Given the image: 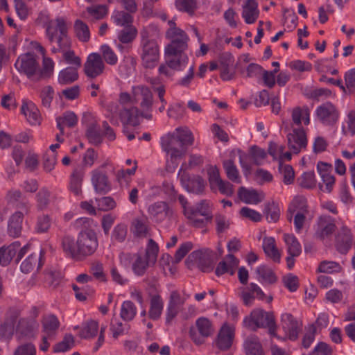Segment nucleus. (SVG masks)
I'll return each mask as SVG.
<instances>
[{
	"instance_id": "1",
	"label": "nucleus",
	"mask_w": 355,
	"mask_h": 355,
	"mask_svg": "<svg viewBox=\"0 0 355 355\" xmlns=\"http://www.w3.org/2000/svg\"><path fill=\"white\" fill-rule=\"evenodd\" d=\"M55 23V26L51 21L46 27V35L52 46V53L63 52L65 62L73 65V67L79 68L81 66L80 58L73 51L67 50L70 46V41L67 36L68 28L64 19L58 17Z\"/></svg>"
},
{
	"instance_id": "2",
	"label": "nucleus",
	"mask_w": 355,
	"mask_h": 355,
	"mask_svg": "<svg viewBox=\"0 0 355 355\" xmlns=\"http://www.w3.org/2000/svg\"><path fill=\"white\" fill-rule=\"evenodd\" d=\"M98 247L96 233L91 230L81 231L75 243L70 236H64L62 240L64 252L69 257L80 260L93 254Z\"/></svg>"
},
{
	"instance_id": "3",
	"label": "nucleus",
	"mask_w": 355,
	"mask_h": 355,
	"mask_svg": "<svg viewBox=\"0 0 355 355\" xmlns=\"http://www.w3.org/2000/svg\"><path fill=\"white\" fill-rule=\"evenodd\" d=\"M159 247L157 243L150 239L144 254H134L132 269L135 275L143 276L148 268L155 263L158 255Z\"/></svg>"
},
{
	"instance_id": "4",
	"label": "nucleus",
	"mask_w": 355,
	"mask_h": 355,
	"mask_svg": "<svg viewBox=\"0 0 355 355\" xmlns=\"http://www.w3.org/2000/svg\"><path fill=\"white\" fill-rule=\"evenodd\" d=\"M166 36L171 40V42L166 48V54L178 55L187 49L189 37L182 29H168Z\"/></svg>"
},
{
	"instance_id": "5",
	"label": "nucleus",
	"mask_w": 355,
	"mask_h": 355,
	"mask_svg": "<svg viewBox=\"0 0 355 355\" xmlns=\"http://www.w3.org/2000/svg\"><path fill=\"white\" fill-rule=\"evenodd\" d=\"M161 145L163 150L170 157L172 163L182 158L187 152V148L182 147L175 132L163 136L161 139Z\"/></svg>"
},
{
	"instance_id": "6",
	"label": "nucleus",
	"mask_w": 355,
	"mask_h": 355,
	"mask_svg": "<svg viewBox=\"0 0 355 355\" xmlns=\"http://www.w3.org/2000/svg\"><path fill=\"white\" fill-rule=\"evenodd\" d=\"M15 66L19 72L26 75L29 79L37 81L39 63L35 54L28 53L21 55L16 61Z\"/></svg>"
},
{
	"instance_id": "7",
	"label": "nucleus",
	"mask_w": 355,
	"mask_h": 355,
	"mask_svg": "<svg viewBox=\"0 0 355 355\" xmlns=\"http://www.w3.org/2000/svg\"><path fill=\"white\" fill-rule=\"evenodd\" d=\"M17 208L20 210L11 215L8 224V233L12 237H18L21 234L24 216L28 214L30 206L28 202H22L17 205Z\"/></svg>"
},
{
	"instance_id": "8",
	"label": "nucleus",
	"mask_w": 355,
	"mask_h": 355,
	"mask_svg": "<svg viewBox=\"0 0 355 355\" xmlns=\"http://www.w3.org/2000/svg\"><path fill=\"white\" fill-rule=\"evenodd\" d=\"M132 103L139 104L141 111L150 112L153 104L151 90L145 85L132 87Z\"/></svg>"
},
{
	"instance_id": "9",
	"label": "nucleus",
	"mask_w": 355,
	"mask_h": 355,
	"mask_svg": "<svg viewBox=\"0 0 355 355\" xmlns=\"http://www.w3.org/2000/svg\"><path fill=\"white\" fill-rule=\"evenodd\" d=\"M196 326L199 332V335L197 334L193 328L190 329L189 334L192 340L196 345H200L204 343L205 338L213 334L214 329L211 321L204 317H201L196 321Z\"/></svg>"
},
{
	"instance_id": "10",
	"label": "nucleus",
	"mask_w": 355,
	"mask_h": 355,
	"mask_svg": "<svg viewBox=\"0 0 355 355\" xmlns=\"http://www.w3.org/2000/svg\"><path fill=\"white\" fill-rule=\"evenodd\" d=\"M286 137L288 148L294 154L299 153L307 146L306 135L302 128H293L292 132L288 133Z\"/></svg>"
},
{
	"instance_id": "11",
	"label": "nucleus",
	"mask_w": 355,
	"mask_h": 355,
	"mask_svg": "<svg viewBox=\"0 0 355 355\" xmlns=\"http://www.w3.org/2000/svg\"><path fill=\"white\" fill-rule=\"evenodd\" d=\"M105 64L102 57L97 53H92L87 57L84 64L85 75L90 78H95L103 73Z\"/></svg>"
},
{
	"instance_id": "12",
	"label": "nucleus",
	"mask_w": 355,
	"mask_h": 355,
	"mask_svg": "<svg viewBox=\"0 0 355 355\" xmlns=\"http://www.w3.org/2000/svg\"><path fill=\"white\" fill-rule=\"evenodd\" d=\"M142 64L146 68H154L159 60V46L156 42H146L142 46Z\"/></svg>"
},
{
	"instance_id": "13",
	"label": "nucleus",
	"mask_w": 355,
	"mask_h": 355,
	"mask_svg": "<svg viewBox=\"0 0 355 355\" xmlns=\"http://www.w3.org/2000/svg\"><path fill=\"white\" fill-rule=\"evenodd\" d=\"M281 322L282 327L289 340H296L298 338L299 332L302 329V323L288 313L282 315Z\"/></svg>"
},
{
	"instance_id": "14",
	"label": "nucleus",
	"mask_w": 355,
	"mask_h": 355,
	"mask_svg": "<svg viewBox=\"0 0 355 355\" xmlns=\"http://www.w3.org/2000/svg\"><path fill=\"white\" fill-rule=\"evenodd\" d=\"M214 257L212 251H194L189 255L187 259L197 261L198 267L201 271L209 272L214 269Z\"/></svg>"
},
{
	"instance_id": "15",
	"label": "nucleus",
	"mask_w": 355,
	"mask_h": 355,
	"mask_svg": "<svg viewBox=\"0 0 355 355\" xmlns=\"http://www.w3.org/2000/svg\"><path fill=\"white\" fill-rule=\"evenodd\" d=\"M316 116L323 124L331 125L337 121L339 114L332 103L327 102L317 107Z\"/></svg>"
},
{
	"instance_id": "16",
	"label": "nucleus",
	"mask_w": 355,
	"mask_h": 355,
	"mask_svg": "<svg viewBox=\"0 0 355 355\" xmlns=\"http://www.w3.org/2000/svg\"><path fill=\"white\" fill-rule=\"evenodd\" d=\"M148 212L150 218L157 223L170 218L173 215V210L166 202L163 201L150 205L148 207Z\"/></svg>"
},
{
	"instance_id": "17",
	"label": "nucleus",
	"mask_w": 355,
	"mask_h": 355,
	"mask_svg": "<svg viewBox=\"0 0 355 355\" xmlns=\"http://www.w3.org/2000/svg\"><path fill=\"white\" fill-rule=\"evenodd\" d=\"M254 318L259 328H268L269 333L275 335L277 325L272 312H266L263 309L253 311Z\"/></svg>"
},
{
	"instance_id": "18",
	"label": "nucleus",
	"mask_w": 355,
	"mask_h": 355,
	"mask_svg": "<svg viewBox=\"0 0 355 355\" xmlns=\"http://www.w3.org/2000/svg\"><path fill=\"white\" fill-rule=\"evenodd\" d=\"M181 181L184 187L189 192L202 195L204 193L206 181L200 175H193L191 177L183 175L181 178Z\"/></svg>"
},
{
	"instance_id": "19",
	"label": "nucleus",
	"mask_w": 355,
	"mask_h": 355,
	"mask_svg": "<svg viewBox=\"0 0 355 355\" xmlns=\"http://www.w3.org/2000/svg\"><path fill=\"white\" fill-rule=\"evenodd\" d=\"M284 240L287 245L288 256L286 257L287 267L293 268L295 264V257H298L302 252L301 245L293 234H285Z\"/></svg>"
},
{
	"instance_id": "20",
	"label": "nucleus",
	"mask_w": 355,
	"mask_h": 355,
	"mask_svg": "<svg viewBox=\"0 0 355 355\" xmlns=\"http://www.w3.org/2000/svg\"><path fill=\"white\" fill-rule=\"evenodd\" d=\"M234 338V329L225 324L222 326L218 334L216 339V345L220 350H228L232 345Z\"/></svg>"
},
{
	"instance_id": "21",
	"label": "nucleus",
	"mask_w": 355,
	"mask_h": 355,
	"mask_svg": "<svg viewBox=\"0 0 355 355\" xmlns=\"http://www.w3.org/2000/svg\"><path fill=\"white\" fill-rule=\"evenodd\" d=\"M184 214L186 218L192 219L196 216H206L213 218L212 210L209 202L206 200H202L194 207H184Z\"/></svg>"
},
{
	"instance_id": "22",
	"label": "nucleus",
	"mask_w": 355,
	"mask_h": 355,
	"mask_svg": "<svg viewBox=\"0 0 355 355\" xmlns=\"http://www.w3.org/2000/svg\"><path fill=\"white\" fill-rule=\"evenodd\" d=\"M91 181L96 192L98 193H106L111 189L107 175L99 169H95L92 172Z\"/></svg>"
},
{
	"instance_id": "23",
	"label": "nucleus",
	"mask_w": 355,
	"mask_h": 355,
	"mask_svg": "<svg viewBox=\"0 0 355 355\" xmlns=\"http://www.w3.org/2000/svg\"><path fill=\"white\" fill-rule=\"evenodd\" d=\"M39 328V324L35 319L21 318L17 325V333L21 336L33 338Z\"/></svg>"
},
{
	"instance_id": "24",
	"label": "nucleus",
	"mask_w": 355,
	"mask_h": 355,
	"mask_svg": "<svg viewBox=\"0 0 355 355\" xmlns=\"http://www.w3.org/2000/svg\"><path fill=\"white\" fill-rule=\"evenodd\" d=\"M352 245L351 231L346 227H343L336 237V250L341 254L348 252Z\"/></svg>"
},
{
	"instance_id": "25",
	"label": "nucleus",
	"mask_w": 355,
	"mask_h": 355,
	"mask_svg": "<svg viewBox=\"0 0 355 355\" xmlns=\"http://www.w3.org/2000/svg\"><path fill=\"white\" fill-rule=\"evenodd\" d=\"M184 302L185 299L182 298L178 291H173L171 293L166 318L167 323H169L178 314Z\"/></svg>"
},
{
	"instance_id": "26",
	"label": "nucleus",
	"mask_w": 355,
	"mask_h": 355,
	"mask_svg": "<svg viewBox=\"0 0 355 355\" xmlns=\"http://www.w3.org/2000/svg\"><path fill=\"white\" fill-rule=\"evenodd\" d=\"M42 331L48 335L50 341L55 339L58 329L60 327V322L54 315L44 316L42 320Z\"/></svg>"
},
{
	"instance_id": "27",
	"label": "nucleus",
	"mask_w": 355,
	"mask_h": 355,
	"mask_svg": "<svg viewBox=\"0 0 355 355\" xmlns=\"http://www.w3.org/2000/svg\"><path fill=\"white\" fill-rule=\"evenodd\" d=\"M239 263V260L232 254H228L224 260L218 263L215 273L217 276L227 272L232 275L234 274L235 268L238 266Z\"/></svg>"
},
{
	"instance_id": "28",
	"label": "nucleus",
	"mask_w": 355,
	"mask_h": 355,
	"mask_svg": "<svg viewBox=\"0 0 355 355\" xmlns=\"http://www.w3.org/2000/svg\"><path fill=\"white\" fill-rule=\"evenodd\" d=\"M85 172L81 168H76L73 171L69 177V190L75 196H79L83 194V182Z\"/></svg>"
},
{
	"instance_id": "29",
	"label": "nucleus",
	"mask_w": 355,
	"mask_h": 355,
	"mask_svg": "<svg viewBox=\"0 0 355 355\" xmlns=\"http://www.w3.org/2000/svg\"><path fill=\"white\" fill-rule=\"evenodd\" d=\"M119 115L120 120L124 125L129 124L136 126L139 123V110L137 107L120 109Z\"/></svg>"
},
{
	"instance_id": "30",
	"label": "nucleus",
	"mask_w": 355,
	"mask_h": 355,
	"mask_svg": "<svg viewBox=\"0 0 355 355\" xmlns=\"http://www.w3.org/2000/svg\"><path fill=\"white\" fill-rule=\"evenodd\" d=\"M336 225L331 217L329 216H321L318 220V230L316 232L317 235L324 239L331 235L335 231Z\"/></svg>"
},
{
	"instance_id": "31",
	"label": "nucleus",
	"mask_w": 355,
	"mask_h": 355,
	"mask_svg": "<svg viewBox=\"0 0 355 355\" xmlns=\"http://www.w3.org/2000/svg\"><path fill=\"white\" fill-rule=\"evenodd\" d=\"M246 355H265L259 338L255 335H250L243 343Z\"/></svg>"
},
{
	"instance_id": "32",
	"label": "nucleus",
	"mask_w": 355,
	"mask_h": 355,
	"mask_svg": "<svg viewBox=\"0 0 355 355\" xmlns=\"http://www.w3.org/2000/svg\"><path fill=\"white\" fill-rule=\"evenodd\" d=\"M259 14L258 3L255 0H248L243 6L242 17L246 24L254 23L259 17Z\"/></svg>"
},
{
	"instance_id": "33",
	"label": "nucleus",
	"mask_w": 355,
	"mask_h": 355,
	"mask_svg": "<svg viewBox=\"0 0 355 355\" xmlns=\"http://www.w3.org/2000/svg\"><path fill=\"white\" fill-rule=\"evenodd\" d=\"M21 112L25 115L30 124H40L41 116L40 111L33 103H24L21 107Z\"/></svg>"
},
{
	"instance_id": "34",
	"label": "nucleus",
	"mask_w": 355,
	"mask_h": 355,
	"mask_svg": "<svg viewBox=\"0 0 355 355\" xmlns=\"http://www.w3.org/2000/svg\"><path fill=\"white\" fill-rule=\"evenodd\" d=\"M240 200L247 204H258L263 199V195L254 189L249 190L241 187L238 190Z\"/></svg>"
},
{
	"instance_id": "35",
	"label": "nucleus",
	"mask_w": 355,
	"mask_h": 355,
	"mask_svg": "<svg viewBox=\"0 0 355 355\" xmlns=\"http://www.w3.org/2000/svg\"><path fill=\"white\" fill-rule=\"evenodd\" d=\"M19 247L20 243L16 241L7 247L0 248V265L3 266L8 265Z\"/></svg>"
},
{
	"instance_id": "36",
	"label": "nucleus",
	"mask_w": 355,
	"mask_h": 355,
	"mask_svg": "<svg viewBox=\"0 0 355 355\" xmlns=\"http://www.w3.org/2000/svg\"><path fill=\"white\" fill-rule=\"evenodd\" d=\"M78 122V117L73 112H65L62 116L56 118L57 127L60 132V135H64V125L69 128L74 127Z\"/></svg>"
},
{
	"instance_id": "37",
	"label": "nucleus",
	"mask_w": 355,
	"mask_h": 355,
	"mask_svg": "<svg viewBox=\"0 0 355 355\" xmlns=\"http://www.w3.org/2000/svg\"><path fill=\"white\" fill-rule=\"evenodd\" d=\"M42 251L41 250L40 254H31L26 259H25L21 263V270L24 273H28L34 268L37 263V268H40L43 265L42 259Z\"/></svg>"
},
{
	"instance_id": "38",
	"label": "nucleus",
	"mask_w": 355,
	"mask_h": 355,
	"mask_svg": "<svg viewBox=\"0 0 355 355\" xmlns=\"http://www.w3.org/2000/svg\"><path fill=\"white\" fill-rule=\"evenodd\" d=\"M86 136L93 145H100L103 141V135L96 122H92L87 127Z\"/></svg>"
},
{
	"instance_id": "39",
	"label": "nucleus",
	"mask_w": 355,
	"mask_h": 355,
	"mask_svg": "<svg viewBox=\"0 0 355 355\" xmlns=\"http://www.w3.org/2000/svg\"><path fill=\"white\" fill-rule=\"evenodd\" d=\"M256 272L258 275V279L262 283L273 284L277 280V277L273 270L266 266H259L256 270Z\"/></svg>"
},
{
	"instance_id": "40",
	"label": "nucleus",
	"mask_w": 355,
	"mask_h": 355,
	"mask_svg": "<svg viewBox=\"0 0 355 355\" xmlns=\"http://www.w3.org/2000/svg\"><path fill=\"white\" fill-rule=\"evenodd\" d=\"M78 69L69 67L62 70L58 75V82L61 85H68L76 81L78 78Z\"/></svg>"
},
{
	"instance_id": "41",
	"label": "nucleus",
	"mask_w": 355,
	"mask_h": 355,
	"mask_svg": "<svg viewBox=\"0 0 355 355\" xmlns=\"http://www.w3.org/2000/svg\"><path fill=\"white\" fill-rule=\"evenodd\" d=\"M263 249L267 256L272 258L275 261H279L280 254L276 247L275 240L274 238H264L263 241Z\"/></svg>"
},
{
	"instance_id": "42",
	"label": "nucleus",
	"mask_w": 355,
	"mask_h": 355,
	"mask_svg": "<svg viewBox=\"0 0 355 355\" xmlns=\"http://www.w3.org/2000/svg\"><path fill=\"white\" fill-rule=\"evenodd\" d=\"M163 301L159 295H153L150 300V310L148 312L150 319L156 320L161 316L163 310Z\"/></svg>"
},
{
	"instance_id": "43",
	"label": "nucleus",
	"mask_w": 355,
	"mask_h": 355,
	"mask_svg": "<svg viewBox=\"0 0 355 355\" xmlns=\"http://www.w3.org/2000/svg\"><path fill=\"white\" fill-rule=\"evenodd\" d=\"M98 331V322L91 320L87 321L83 324L79 336L80 338L84 339H91L97 335Z\"/></svg>"
},
{
	"instance_id": "44",
	"label": "nucleus",
	"mask_w": 355,
	"mask_h": 355,
	"mask_svg": "<svg viewBox=\"0 0 355 355\" xmlns=\"http://www.w3.org/2000/svg\"><path fill=\"white\" fill-rule=\"evenodd\" d=\"M175 136L178 138L180 145L183 148L191 146L194 141V137L190 130L187 128H178L174 132Z\"/></svg>"
},
{
	"instance_id": "45",
	"label": "nucleus",
	"mask_w": 355,
	"mask_h": 355,
	"mask_svg": "<svg viewBox=\"0 0 355 355\" xmlns=\"http://www.w3.org/2000/svg\"><path fill=\"white\" fill-rule=\"evenodd\" d=\"M138 31L135 26L123 27L118 33V40L123 44H129L134 41Z\"/></svg>"
},
{
	"instance_id": "46",
	"label": "nucleus",
	"mask_w": 355,
	"mask_h": 355,
	"mask_svg": "<svg viewBox=\"0 0 355 355\" xmlns=\"http://www.w3.org/2000/svg\"><path fill=\"white\" fill-rule=\"evenodd\" d=\"M137 314V308L134 303L130 300L123 302L120 311L121 319L125 322H130L134 319Z\"/></svg>"
},
{
	"instance_id": "47",
	"label": "nucleus",
	"mask_w": 355,
	"mask_h": 355,
	"mask_svg": "<svg viewBox=\"0 0 355 355\" xmlns=\"http://www.w3.org/2000/svg\"><path fill=\"white\" fill-rule=\"evenodd\" d=\"M309 115V110L307 107L301 109L300 107H296L292 111L293 123L300 125L303 121L305 125H308L310 123Z\"/></svg>"
},
{
	"instance_id": "48",
	"label": "nucleus",
	"mask_w": 355,
	"mask_h": 355,
	"mask_svg": "<svg viewBox=\"0 0 355 355\" xmlns=\"http://www.w3.org/2000/svg\"><path fill=\"white\" fill-rule=\"evenodd\" d=\"M132 14V13L124 10L116 11L112 18L114 23L118 26L123 27L133 26V16Z\"/></svg>"
},
{
	"instance_id": "49",
	"label": "nucleus",
	"mask_w": 355,
	"mask_h": 355,
	"mask_svg": "<svg viewBox=\"0 0 355 355\" xmlns=\"http://www.w3.org/2000/svg\"><path fill=\"white\" fill-rule=\"evenodd\" d=\"M74 31L79 40L83 42L89 41L90 33L88 26L85 22L80 19L76 20L74 23Z\"/></svg>"
},
{
	"instance_id": "50",
	"label": "nucleus",
	"mask_w": 355,
	"mask_h": 355,
	"mask_svg": "<svg viewBox=\"0 0 355 355\" xmlns=\"http://www.w3.org/2000/svg\"><path fill=\"white\" fill-rule=\"evenodd\" d=\"M148 231V221L146 218H136L132 222V232L139 237H146Z\"/></svg>"
},
{
	"instance_id": "51",
	"label": "nucleus",
	"mask_w": 355,
	"mask_h": 355,
	"mask_svg": "<svg viewBox=\"0 0 355 355\" xmlns=\"http://www.w3.org/2000/svg\"><path fill=\"white\" fill-rule=\"evenodd\" d=\"M223 167L229 180L236 183L241 182L239 171L232 160L229 159L224 161Z\"/></svg>"
},
{
	"instance_id": "52",
	"label": "nucleus",
	"mask_w": 355,
	"mask_h": 355,
	"mask_svg": "<svg viewBox=\"0 0 355 355\" xmlns=\"http://www.w3.org/2000/svg\"><path fill=\"white\" fill-rule=\"evenodd\" d=\"M54 69V63L53 60L49 58H43V66L41 69L40 67H38V73H37V81L41 79L49 78L53 72Z\"/></svg>"
},
{
	"instance_id": "53",
	"label": "nucleus",
	"mask_w": 355,
	"mask_h": 355,
	"mask_svg": "<svg viewBox=\"0 0 355 355\" xmlns=\"http://www.w3.org/2000/svg\"><path fill=\"white\" fill-rule=\"evenodd\" d=\"M74 338L69 334H66L61 342L56 343L53 347V352H64L72 348L74 345Z\"/></svg>"
},
{
	"instance_id": "54",
	"label": "nucleus",
	"mask_w": 355,
	"mask_h": 355,
	"mask_svg": "<svg viewBox=\"0 0 355 355\" xmlns=\"http://www.w3.org/2000/svg\"><path fill=\"white\" fill-rule=\"evenodd\" d=\"M175 6L180 11L185 12L191 16L194 15L197 8L196 0H176Z\"/></svg>"
},
{
	"instance_id": "55",
	"label": "nucleus",
	"mask_w": 355,
	"mask_h": 355,
	"mask_svg": "<svg viewBox=\"0 0 355 355\" xmlns=\"http://www.w3.org/2000/svg\"><path fill=\"white\" fill-rule=\"evenodd\" d=\"M266 156V153L263 149L257 146H253L250 148L249 158L254 164L257 166L262 164Z\"/></svg>"
},
{
	"instance_id": "56",
	"label": "nucleus",
	"mask_w": 355,
	"mask_h": 355,
	"mask_svg": "<svg viewBox=\"0 0 355 355\" xmlns=\"http://www.w3.org/2000/svg\"><path fill=\"white\" fill-rule=\"evenodd\" d=\"M130 329V325L128 323H123L116 320H112L111 322L110 330L114 338H117L120 335L128 333Z\"/></svg>"
},
{
	"instance_id": "57",
	"label": "nucleus",
	"mask_w": 355,
	"mask_h": 355,
	"mask_svg": "<svg viewBox=\"0 0 355 355\" xmlns=\"http://www.w3.org/2000/svg\"><path fill=\"white\" fill-rule=\"evenodd\" d=\"M178 57L177 55H175V58L168 60L167 61V64L171 69L182 70L188 62L189 58L185 54H182V53H178Z\"/></svg>"
},
{
	"instance_id": "58",
	"label": "nucleus",
	"mask_w": 355,
	"mask_h": 355,
	"mask_svg": "<svg viewBox=\"0 0 355 355\" xmlns=\"http://www.w3.org/2000/svg\"><path fill=\"white\" fill-rule=\"evenodd\" d=\"M345 92L346 94H355V68L347 71L345 74Z\"/></svg>"
},
{
	"instance_id": "59",
	"label": "nucleus",
	"mask_w": 355,
	"mask_h": 355,
	"mask_svg": "<svg viewBox=\"0 0 355 355\" xmlns=\"http://www.w3.org/2000/svg\"><path fill=\"white\" fill-rule=\"evenodd\" d=\"M341 269L340 265L336 261H323L320 263L318 270L323 273H333L339 272Z\"/></svg>"
},
{
	"instance_id": "60",
	"label": "nucleus",
	"mask_w": 355,
	"mask_h": 355,
	"mask_svg": "<svg viewBox=\"0 0 355 355\" xmlns=\"http://www.w3.org/2000/svg\"><path fill=\"white\" fill-rule=\"evenodd\" d=\"M51 225V219L49 215H42L37 217L35 224V231L37 233L47 232Z\"/></svg>"
},
{
	"instance_id": "61",
	"label": "nucleus",
	"mask_w": 355,
	"mask_h": 355,
	"mask_svg": "<svg viewBox=\"0 0 355 355\" xmlns=\"http://www.w3.org/2000/svg\"><path fill=\"white\" fill-rule=\"evenodd\" d=\"M15 327L3 321L0 322V341L7 342L10 340L14 334Z\"/></svg>"
},
{
	"instance_id": "62",
	"label": "nucleus",
	"mask_w": 355,
	"mask_h": 355,
	"mask_svg": "<svg viewBox=\"0 0 355 355\" xmlns=\"http://www.w3.org/2000/svg\"><path fill=\"white\" fill-rule=\"evenodd\" d=\"M279 169L281 173L283 174V182L285 184H291L293 182L295 173L293 167L291 165H284L280 162Z\"/></svg>"
},
{
	"instance_id": "63",
	"label": "nucleus",
	"mask_w": 355,
	"mask_h": 355,
	"mask_svg": "<svg viewBox=\"0 0 355 355\" xmlns=\"http://www.w3.org/2000/svg\"><path fill=\"white\" fill-rule=\"evenodd\" d=\"M50 195V191L45 187L42 188L37 193V207L40 209H43L47 207L49 203Z\"/></svg>"
},
{
	"instance_id": "64",
	"label": "nucleus",
	"mask_w": 355,
	"mask_h": 355,
	"mask_svg": "<svg viewBox=\"0 0 355 355\" xmlns=\"http://www.w3.org/2000/svg\"><path fill=\"white\" fill-rule=\"evenodd\" d=\"M264 212L266 219L270 223H275L279 218L280 211L275 204H268L266 205Z\"/></svg>"
}]
</instances>
